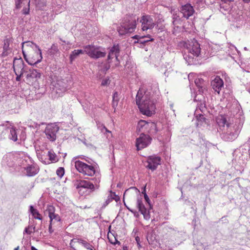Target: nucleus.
Instances as JSON below:
<instances>
[{"label":"nucleus","instance_id":"nucleus-1","mask_svg":"<svg viewBox=\"0 0 250 250\" xmlns=\"http://www.w3.org/2000/svg\"><path fill=\"white\" fill-rule=\"evenodd\" d=\"M136 104L141 112L148 116L154 114L155 105L153 101L150 100L149 92L143 88H140L136 97Z\"/></svg>","mask_w":250,"mask_h":250},{"label":"nucleus","instance_id":"nucleus-2","mask_svg":"<svg viewBox=\"0 0 250 250\" xmlns=\"http://www.w3.org/2000/svg\"><path fill=\"white\" fill-rule=\"evenodd\" d=\"M240 128L233 124L227 125L226 129L222 132V138L226 141H231L235 139L238 136Z\"/></svg>","mask_w":250,"mask_h":250},{"label":"nucleus","instance_id":"nucleus-3","mask_svg":"<svg viewBox=\"0 0 250 250\" xmlns=\"http://www.w3.org/2000/svg\"><path fill=\"white\" fill-rule=\"evenodd\" d=\"M72 163L74 164L75 168L79 172L84 175L92 176L95 173V170L93 166L88 165L80 160H77L76 158L74 159Z\"/></svg>","mask_w":250,"mask_h":250},{"label":"nucleus","instance_id":"nucleus-4","mask_svg":"<svg viewBox=\"0 0 250 250\" xmlns=\"http://www.w3.org/2000/svg\"><path fill=\"white\" fill-rule=\"evenodd\" d=\"M136 27L135 20H125L121 26L117 28L120 35H124L127 33H132Z\"/></svg>","mask_w":250,"mask_h":250},{"label":"nucleus","instance_id":"nucleus-5","mask_svg":"<svg viewBox=\"0 0 250 250\" xmlns=\"http://www.w3.org/2000/svg\"><path fill=\"white\" fill-rule=\"evenodd\" d=\"M85 52L91 58L97 59L105 56V51L99 46L88 45L84 46Z\"/></svg>","mask_w":250,"mask_h":250},{"label":"nucleus","instance_id":"nucleus-6","mask_svg":"<svg viewBox=\"0 0 250 250\" xmlns=\"http://www.w3.org/2000/svg\"><path fill=\"white\" fill-rule=\"evenodd\" d=\"M137 129L140 132H148L151 134H155L157 131L156 125L154 123L143 120L139 121Z\"/></svg>","mask_w":250,"mask_h":250},{"label":"nucleus","instance_id":"nucleus-7","mask_svg":"<svg viewBox=\"0 0 250 250\" xmlns=\"http://www.w3.org/2000/svg\"><path fill=\"white\" fill-rule=\"evenodd\" d=\"M161 164V157L155 155L148 156L147 158L146 161L145 162L146 167L152 171L156 170L158 166Z\"/></svg>","mask_w":250,"mask_h":250},{"label":"nucleus","instance_id":"nucleus-8","mask_svg":"<svg viewBox=\"0 0 250 250\" xmlns=\"http://www.w3.org/2000/svg\"><path fill=\"white\" fill-rule=\"evenodd\" d=\"M46 211L48 214L50 219L49 223L54 224L55 227H58L60 225L61 219L59 215L55 213V207L53 206L49 205L47 206Z\"/></svg>","mask_w":250,"mask_h":250},{"label":"nucleus","instance_id":"nucleus-9","mask_svg":"<svg viewBox=\"0 0 250 250\" xmlns=\"http://www.w3.org/2000/svg\"><path fill=\"white\" fill-rule=\"evenodd\" d=\"M19 157L18 152H10L5 155L2 159V163L9 167L17 166Z\"/></svg>","mask_w":250,"mask_h":250},{"label":"nucleus","instance_id":"nucleus-10","mask_svg":"<svg viewBox=\"0 0 250 250\" xmlns=\"http://www.w3.org/2000/svg\"><path fill=\"white\" fill-rule=\"evenodd\" d=\"M151 138L148 135L144 133L136 139V146L137 150H141L147 146L151 143Z\"/></svg>","mask_w":250,"mask_h":250},{"label":"nucleus","instance_id":"nucleus-11","mask_svg":"<svg viewBox=\"0 0 250 250\" xmlns=\"http://www.w3.org/2000/svg\"><path fill=\"white\" fill-rule=\"evenodd\" d=\"M140 22L141 23L142 29L143 31L151 29L155 25V21L152 17L148 15L142 16L140 20Z\"/></svg>","mask_w":250,"mask_h":250},{"label":"nucleus","instance_id":"nucleus-12","mask_svg":"<svg viewBox=\"0 0 250 250\" xmlns=\"http://www.w3.org/2000/svg\"><path fill=\"white\" fill-rule=\"evenodd\" d=\"M59 129V126L55 124L48 125L44 130L47 138L51 141H54L56 139V133Z\"/></svg>","mask_w":250,"mask_h":250},{"label":"nucleus","instance_id":"nucleus-13","mask_svg":"<svg viewBox=\"0 0 250 250\" xmlns=\"http://www.w3.org/2000/svg\"><path fill=\"white\" fill-rule=\"evenodd\" d=\"M187 49L188 52L194 56L198 57L201 53L200 44L194 39L188 41L187 44Z\"/></svg>","mask_w":250,"mask_h":250},{"label":"nucleus","instance_id":"nucleus-14","mask_svg":"<svg viewBox=\"0 0 250 250\" xmlns=\"http://www.w3.org/2000/svg\"><path fill=\"white\" fill-rule=\"evenodd\" d=\"M26 66V64L21 58H14L13 68L15 73H24L25 72Z\"/></svg>","mask_w":250,"mask_h":250},{"label":"nucleus","instance_id":"nucleus-15","mask_svg":"<svg viewBox=\"0 0 250 250\" xmlns=\"http://www.w3.org/2000/svg\"><path fill=\"white\" fill-rule=\"evenodd\" d=\"M77 188L79 190V193L82 195L87 190H89L90 191L93 190L94 188V186L93 183L89 181L83 180L79 182Z\"/></svg>","mask_w":250,"mask_h":250},{"label":"nucleus","instance_id":"nucleus-16","mask_svg":"<svg viewBox=\"0 0 250 250\" xmlns=\"http://www.w3.org/2000/svg\"><path fill=\"white\" fill-rule=\"evenodd\" d=\"M180 11L182 13V17L186 19H188L195 12L193 6L189 3L182 5L180 8Z\"/></svg>","mask_w":250,"mask_h":250},{"label":"nucleus","instance_id":"nucleus-17","mask_svg":"<svg viewBox=\"0 0 250 250\" xmlns=\"http://www.w3.org/2000/svg\"><path fill=\"white\" fill-rule=\"evenodd\" d=\"M13 39L10 36H6L3 40L2 57L8 56L12 51L10 45L13 42Z\"/></svg>","mask_w":250,"mask_h":250},{"label":"nucleus","instance_id":"nucleus-18","mask_svg":"<svg viewBox=\"0 0 250 250\" xmlns=\"http://www.w3.org/2000/svg\"><path fill=\"white\" fill-rule=\"evenodd\" d=\"M29 47L32 48L33 50H34L36 52L37 54L40 55V59H38L37 61L35 62V63H39L42 59L41 50L36 44L32 42H25L22 43V49H23L24 47Z\"/></svg>","mask_w":250,"mask_h":250},{"label":"nucleus","instance_id":"nucleus-19","mask_svg":"<svg viewBox=\"0 0 250 250\" xmlns=\"http://www.w3.org/2000/svg\"><path fill=\"white\" fill-rule=\"evenodd\" d=\"M213 89L217 93H219L224 87V82L220 77L216 76L211 83Z\"/></svg>","mask_w":250,"mask_h":250},{"label":"nucleus","instance_id":"nucleus-20","mask_svg":"<svg viewBox=\"0 0 250 250\" xmlns=\"http://www.w3.org/2000/svg\"><path fill=\"white\" fill-rule=\"evenodd\" d=\"M120 51L119 44H114L113 47L110 49V63L113 62H116L115 64L116 65L119 63L118 57L119 55Z\"/></svg>","mask_w":250,"mask_h":250},{"label":"nucleus","instance_id":"nucleus-21","mask_svg":"<svg viewBox=\"0 0 250 250\" xmlns=\"http://www.w3.org/2000/svg\"><path fill=\"white\" fill-rule=\"evenodd\" d=\"M137 207L139 211L143 215L145 219L148 220L150 218L149 211H147L142 202V199L137 200Z\"/></svg>","mask_w":250,"mask_h":250},{"label":"nucleus","instance_id":"nucleus-22","mask_svg":"<svg viewBox=\"0 0 250 250\" xmlns=\"http://www.w3.org/2000/svg\"><path fill=\"white\" fill-rule=\"evenodd\" d=\"M32 163V162L28 157L25 156L24 154L19 153V157L17 161V166L24 169V167L28 166L27 164Z\"/></svg>","mask_w":250,"mask_h":250},{"label":"nucleus","instance_id":"nucleus-23","mask_svg":"<svg viewBox=\"0 0 250 250\" xmlns=\"http://www.w3.org/2000/svg\"><path fill=\"white\" fill-rule=\"evenodd\" d=\"M28 166L24 167V170L26 171L25 174L26 176L31 177L35 176L38 173L39 170V168L34 164L30 163L27 164Z\"/></svg>","mask_w":250,"mask_h":250},{"label":"nucleus","instance_id":"nucleus-24","mask_svg":"<svg viewBox=\"0 0 250 250\" xmlns=\"http://www.w3.org/2000/svg\"><path fill=\"white\" fill-rule=\"evenodd\" d=\"M41 77V72L37 69H30L29 73L26 75L27 80L31 81L38 79Z\"/></svg>","mask_w":250,"mask_h":250},{"label":"nucleus","instance_id":"nucleus-25","mask_svg":"<svg viewBox=\"0 0 250 250\" xmlns=\"http://www.w3.org/2000/svg\"><path fill=\"white\" fill-rule=\"evenodd\" d=\"M172 13V23L175 26L181 24L184 17H182V13L180 11H173Z\"/></svg>","mask_w":250,"mask_h":250},{"label":"nucleus","instance_id":"nucleus-26","mask_svg":"<svg viewBox=\"0 0 250 250\" xmlns=\"http://www.w3.org/2000/svg\"><path fill=\"white\" fill-rule=\"evenodd\" d=\"M216 121L219 127V130L223 132L226 129L227 125L228 124L227 123L226 118L221 116L217 118Z\"/></svg>","mask_w":250,"mask_h":250},{"label":"nucleus","instance_id":"nucleus-27","mask_svg":"<svg viewBox=\"0 0 250 250\" xmlns=\"http://www.w3.org/2000/svg\"><path fill=\"white\" fill-rule=\"evenodd\" d=\"M120 100L119 94L117 92H115L112 96V107L114 109V112L116 111V107L118 104V102Z\"/></svg>","mask_w":250,"mask_h":250},{"label":"nucleus","instance_id":"nucleus-28","mask_svg":"<svg viewBox=\"0 0 250 250\" xmlns=\"http://www.w3.org/2000/svg\"><path fill=\"white\" fill-rule=\"evenodd\" d=\"M62 82L58 81L55 85L57 93H60L61 92H64L67 89L66 84L63 83L62 85H61Z\"/></svg>","mask_w":250,"mask_h":250},{"label":"nucleus","instance_id":"nucleus-29","mask_svg":"<svg viewBox=\"0 0 250 250\" xmlns=\"http://www.w3.org/2000/svg\"><path fill=\"white\" fill-rule=\"evenodd\" d=\"M85 52L84 50L82 49L74 50L70 55V60L71 62L73 61L80 54H83Z\"/></svg>","mask_w":250,"mask_h":250},{"label":"nucleus","instance_id":"nucleus-30","mask_svg":"<svg viewBox=\"0 0 250 250\" xmlns=\"http://www.w3.org/2000/svg\"><path fill=\"white\" fill-rule=\"evenodd\" d=\"M9 129L10 134L9 135V138L10 140L16 142L18 140V136L15 128L13 127H10Z\"/></svg>","mask_w":250,"mask_h":250},{"label":"nucleus","instance_id":"nucleus-31","mask_svg":"<svg viewBox=\"0 0 250 250\" xmlns=\"http://www.w3.org/2000/svg\"><path fill=\"white\" fill-rule=\"evenodd\" d=\"M30 211L34 218L42 220V217L41 215L39 213V211L36 209L34 208L33 206L32 205L30 206Z\"/></svg>","mask_w":250,"mask_h":250},{"label":"nucleus","instance_id":"nucleus-32","mask_svg":"<svg viewBox=\"0 0 250 250\" xmlns=\"http://www.w3.org/2000/svg\"><path fill=\"white\" fill-rule=\"evenodd\" d=\"M153 40V39L151 38L149 35L147 36H141V37H140L139 40H138L137 42H135V43L140 42L141 43H145L149 41H152Z\"/></svg>","mask_w":250,"mask_h":250},{"label":"nucleus","instance_id":"nucleus-33","mask_svg":"<svg viewBox=\"0 0 250 250\" xmlns=\"http://www.w3.org/2000/svg\"><path fill=\"white\" fill-rule=\"evenodd\" d=\"M84 241L85 240H84L81 238H74L70 241V246L71 248H72L74 249V245L75 243H78L82 245L84 243Z\"/></svg>","mask_w":250,"mask_h":250},{"label":"nucleus","instance_id":"nucleus-34","mask_svg":"<svg viewBox=\"0 0 250 250\" xmlns=\"http://www.w3.org/2000/svg\"><path fill=\"white\" fill-rule=\"evenodd\" d=\"M196 126L200 127L202 125V124L206 122V119L203 115H199L197 117Z\"/></svg>","mask_w":250,"mask_h":250},{"label":"nucleus","instance_id":"nucleus-35","mask_svg":"<svg viewBox=\"0 0 250 250\" xmlns=\"http://www.w3.org/2000/svg\"><path fill=\"white\" fill-rule=\"evenodd\" d=\"M48 53L50 55H54L56 54L58 51L59 49L57 45L53 44L51 46L50 48L48 49Z\"/></svg>","mask_w":250,"mask_h":250},{"label":"nucleus","instance_id":"nucleus-36","mask_svg":"<svg viewBox=\"0 0 250 250\" xmlns=\"http://www.w3.org/2000/svg\"><path fill=\"white\" fill-rule=\"evenodd\" d=\"M97 127L99 129L101 130V131L105 134V133L109 132L108 129L105 126V125L101 123H97Z\"/></svg>","mask_w":250,"mask_h":250},{"label":"nucleus","instance_id":"nucleus-37","mask_svg":"<svg viewBox=\"0 0 250 250\" xmlns=\"http://www.w3.org/2000/svg\"><path fill=\"white\" fill-rule=\"evenodd\" d=\"M39 229H37L36 230V227L35 226H29L25 229L24 233L30 234L32 232V230H33L34 231H38Z\"/></svg>","mask_w":250,"mask_h":250},{"label":"nucleus","instance_id":"nucleus-38","mask_svg":"<svg viewBox=\"0 0 250 250\" xmlns=\"http://www.w3.org/2000/svg\"><path fill=\"white\" fill-rule=\"evenodd\" d=\"M48 155L49 158V160L52 162H57L58 161V159L56 158V154L51 151H49L48 152Z\"/></svg>","mask_w":250,"mask_h":250},{"label":"nucleus","instance_id":"nucleus-39","mask_svg":"<svg viewBox=\"0 0 250 250\" xmlns=\"http://www.w3.org/2000/svg\"><path fill=\"white\" fill-rule=\"evenodd\" d=\"M194 82L197 86L201 88H202L203 87V79L201 78H197L195 80Z\"/></svg>","mask_w":250,"mask_h":250},{"label":"nucleus","instance_id":"nucleus-40","mask_svg":"<svg viewBox=\"0 0 250 250\" xmlns=\"http://www.w3.org/2000/svg\"><path fill=\"white\" fill-rule=\"evenodd\" d=\"M114 200L116 202L120 201V197L119 195H116L115 192L110 190V201Z\"/></svg>","mask_w":250,"mask_h":250},{"label":"nucleus","instance_id":"nucleus-41","mask_svg":"<svg viewBox=\"0 0 250 250\" xmlns=\"http://www.w3.org/2000/svg\"><path fill=\"white\" fill-rule=\"evenodd\" d=\"M46 3V0H38L36 4L39 8H42L45 6Z\"/></svg>","mask_w":250,"mask_h":250},{"label":"nucleus","instance_id":"nucleus-42","mask_svg":"<svg viewBox=\"0 0 250 250\" xmlns=\"http://www.w3.org/2000/svg\"><path fill=\"white\" fill-rule=\"evenodd\" d=\"M57 175L60 177L62 178L64 173V169L63 167H59L56 171Z\"/></svg>","mask_w":250,"mask_h":250},{"label":"nucleus","instance_id":"nucleus-43","mask_svg":"<svg viewBox=\"0 0 250 250\" xmlns=\"http://www.w3.org/2000/svg\"><path fill=\"white\" fill-rule=\"evenodd\" d=\"M82 245L87 250H93V247L90 243H89L85 240L84 241L83 244H82Z\"/></svg>","mask_w":250,"mask_h":250},{"label":"nucleus","instance_id":"nucleus-44","mask_svg":"<svg viewBox=\"0 0 250 250\" xmlns=\"http://www.w3.org/2000/svg\"><path fill=\"white\" fill-rule=\"evenodd\" d=\"M22 53H23V57H24V59H25V60L26 61V62L30 65H36L37 64V63H35V62H33V61H29L27 58V56H26V55L25 54V52H24V50L22 49Z\"/></svg>","mask_w":250,"mask_h":250},{"label":"nucleus","instance_id":"nucleus-45","mask_svg":"<svg viewBox=\"0 0 250 250\" xmlns=\"http://www.w3.org/2000/svg\"><path fill=\"white\" fill-rule=\"evenodd\" d=\"M10 126L11 125L9 121L3 122L0 124V126L5 127L6 129H9Z\"/></svg>","mask_w":250,"mask_h":250},{"label":"nucleus","instance_id":"nucleus-46","mask_svg":"<svg viewBox=\"0 0 250 250\" xmlns=\"http://www.w3.org/2000/svg\"><path fill=\"white\" fill-rule=\"evenodd\" d=\"M112 235L114 237V240L113 241L110 238V244H113L114 245H115L116 244L120 245L121 244V243L118 240H117L116 236H115V235L114 234H112Z\"/></svg>","mask_w":250,"mask_h":250},{"label":"nucleus","instance_id":"nucleus-47","mask_svg":"<svg viewBox=\"0 0 250 250\" xmlns=\"http://www.w3.org/2000/svg\"><path fill=\"white\" fill-rule=\"evenodd\" d=\"M16 75V80L17 82H20L21 80V78L22 77L23 73H15Z\"/></svg>","mask_w":250,"mask_h":250},{"label":"nucleus","instance_id":"nucleus-48","mask_svg":"<svg viewBox=\"0 0 250 250\" xmlns=\"http://www.w3.org/2000/svg\"><path fill=\"white\" fill-rule=\"evenodd\" d=\"M53 227H54V224H51V223H49V232L50 233H52L54 232V229H53Z\"/></svg>","mask_w":250,"mask_h":250},{"label":"nucleus","instance_id":"nucleus-49","mask_svg":"<svg viewBox=\"0 0 250 250\" xmlns=\"http://www.w3.org/2000/svg\"><path fill=\"white\" fill-rule=\"evenodd\" d=\"M184 59L187 61V62H191V61L190 60L191 59H192L193 58L191 57H188V55H186V54H185L184 55Z\"/></svg>","mask_w":250,"mask_h":250},{"label":"nucleus","instance_id":"nucleus-50","mask_svg":"<svg viewBox=\"0 0 250 250\" xmlns=\"http://www.w3.org/2000/svg\"><path fill=\"white\" fill-rule=\"evenodd\" d=\"M109 203V196H108L107 198L104 203L103 204L102 208H105Z\"/></svg>","mask_w":250,"mask_h":250},{"label":"nucleus","instance_id":"nucleus-51","mask_svg":"<svg viewBox=\"0 0 250 250\" xmlns=\"http://www.w3.org/2000/svg\"><path fill=\"white\" fill-rule=\"evenodd\" d=\"M16 6L18 8L20 5L21 0H15Z\"/></svg>","mask_w":250,"mask_h":250},{"label":"nucleus","instance_id":"nucleus-52","mask_svg":"<svg viewBox=\"0 0 250 250\" xmlns=\"http://www.w3.org/2000/svg\"><path fill=\"white\" fill-rule=\"evenodd\" d=\"M144 197H145V200L146 201V202L149 204L150 205V203H149V197L148 196L146 195V194L145 193V194H144Z\"/></svg>","mask_w":250,"mask_h":250},{"label":"nucleus","instance_id":"nucleus-53","mask_svg":"<svg viewBox=\"0 0 250 250\" xmlns=\"http://www.w3.org/2000/svg\"><path fill=\"white\" fill-rule=\"evenodd\" d=\"M108 81V79H105V80H103L101 85L103 86L106 85L107 84Z\"/></svg>","mask_w":250,"mask_h":250},{"label":"nucleus","instance_id":"nucleus-54","mask_svg":"<svg viewBox=\"0 0 250 250\" xmlns=\"http://www.w3.org/2000/svg\"><path fill=\"white\" fill-rule=\"evenodd\" d=\"M29 8H28V9H25V10H23V13L25 15H27L29 13Z\"/></svg>","mask_w":250,"mask_h":250},{"label":"nucleus","instance_id":"nucleus-55","mask_svg":"<svg viewBox=\"0 0 250 250\" xmlns=\"http://www.w3.org/2000/svg\"><path fill=\"white\" fill-rule=\"evenodd\" d=\"M215 0H205V1L210 3H213L215 2Z\"/></svg>","mask_w":250,"mask_h":250},{"label":"nucleus","instance_id":"nucleus-56","mask_svg":"<svg viewBox=\"0 0 250 250\" xmlns=\"http://www.w3.org/2000/svg\"><path fill=\"white\" fill-rule=\"evenodd\" d=\"M109 227L108 228V231H107V238L109 240Z\"/></svg>","mask_w":250,"mask_h":250},{"label":"nucleus","instance_id":"nucleus-57","mask_svg":"<svg viewBox=\"0 0 250 250\" xmlns=\"http://www.w3.org/2000/svg\"><path fill=\"white\" fill-rule=\"evenodd\" d=\"M140 37H141V36H139V35H135V36H134L133 37V39H138V40H139Z\"/></svg>","mask_w":250,"mask_h":250},{"label":"nucleus","instance_id":"nucleus-58","mask_svg":"<svg viewBox=\"0 0 250 250\" xmlns=\"http://www.w3.org/2000/svg\"><path fill=\"white\" fill-rule=\"evenodd\" d=\"M245 2H250V0H243Z\"/></svg>","mask_w":250,"mask_h":250},{"label":"nucleus","instance_id":"nucleus-59","mask_svg":"<svg viewBox=\"0 0 250 250\" xmlns=\"http://www.w3.org/2000/svg\"><path fill=\"white\" fill-rule=\"evenodd\" d=\"M118 0H112V3H115V2H117Z\"/></svg>","mask_w":250,"mask_h":250},{"label":"nucleus","instance_id":"nucleus-60","mask_svg":"<svg viewBox=\"0 0 250 250\" xmlns=\"http://www.w3.org/2000/svg\"><path fill=\"white\" fill-rule=\"evenodd\" d=\"M123 250H127V248L126 247H124Z\"/></svg>","mask_w":250,"mask_h":250},{"label":"nucleus","instance_id":"nucleus-61","mask_svg":"<svg viewBox=\"0 0 250 250\" xmlns=\"http://www.w3.org/2000/svg\"><path fill=\"white\" fill-rule=\"evenodd\" d=\"M19 247L18 246V247H17V248H15V249H14V250H19Z\"/></svg>","mask_w":250,"mask_h":250},{"label":"nucleus","instance_id":"nucleus-62","mask_svg":"<svg viewBox=\"0 0 250 250\" xmlns=\"http://www.w3.org/2000/svg\"><path fill=\"white\" fill-rule=\"evenodd\" d=\"M107 59L109 60V53H108V54L107 55Z\"/></svg>","mask_w":250,"mask_h":250},{"label":"nucleus","instance_id":"nucleus-63","mask_svg":"<svg viewBox=\"0 0 250 250\" xmlns=\"http://www.w3.org/2000/svg\"><path fill=\"white\" fill-rule=\"evenodd\" d=\"M138 240H139V238L138 237L136 238V240L138 242Z\"/></svg>","mask_w":250,"mask_h":250},{"label":"nucleus","instance_id":"nucleus-64","mask_svg":"<svg viewBox=\"0 0 250 250\" xmlns=\"http://www.w3.org/2000/svg\"><path fill=\"white\" fill-rule=\"evenodd\" d=\"M232 47H233V48H234L235 50H237V48H236V47H235L234 46H232Z\"/></svg>","mask_w":250,"mask_h":250}]
</instances>
